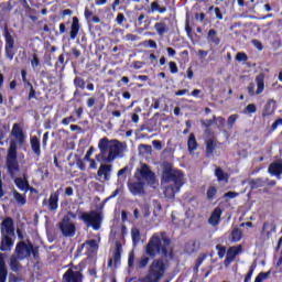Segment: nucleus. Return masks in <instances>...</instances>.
<instances>
[{
  "label": "nucleus",
  "instance_id": "nucleus-4",
  "mask_svg": "<svg viewBox=\"0 0 282 282\" xmlns=\"http://www.w3.org/2000/svg\"><path fill=\"white\" fill-rule=\"evenodd\" d=\"M166 273V263L164 260L156 259L151 262L145 276L140 279V282H160Z\"/></svg>",
  "mask_w": 282,
  "mask_h": 282
},
{
  "label": "nucleus",
  "instance_id": "nucleus-3",
  "mask_svg": "<svg viewBox=\"0 0 282 282\" xmlns=\"http://www.w3.org/2000/svg\"><path fill=\"white\" fill-rule=\"evenodd\" d=\"M98 149L104 158L105 162H113L116 158H122L127 151V142H120L119 140H109L102 138L98 143Z\"/></svg>",
  "mask_w": 282,
  "mask_h": 282
},
{
  "label": "nucleus",
  "instance_id": "nucleus-12",
  "mask_svg": "<svg viewBox=\"0 0 282 282\" xmlns=\"http://www.w3.org/2000/svg\"><path fill=\"white\" fill-rule=\"evenodd\" d=\"M1 235L14 237V220L12 218H6L1 223Z\"/></svg>",
  "mask_w": 282,
  "mask_h": 282
},
{
  "label": "nucleus",
  "instance_id": "nucleus-8",
  "mask_svg": "<svg viewBox=\"0 0 282 282\" xmlns=\"http://www.w3.org/2000/svg\"><path fill=\"white\" fill-rule=\"evenodd\" d=\"M134 177L143 184H155V174L147 163H141L134 173Z\"/></svg>",
  "mask_w": 282,
  "mask_h": 282
},
{
  "label": "nucleus",
  "instance_id": "nucleus-58",
  "mask_svg": "<svg viewBox=\"0 0 282 282\" xmlns=\"http://www.w3.org/2000/svg\"><path fill=\"white\" fill-rule=\"evenodd\" d=\"M170 69L172 74H177V64H175V62H170Z\"/></svg>",
  "mask_w": 282,
  "mask_h": 282
},
{
  "label": "nucleus",
  "instance_id": "nucleus-10",
  "mask_svg": "<svg viewBox=\"0 0 282 282\" xmlns=\"http://www.w3.org/2000/svg\"><path fill=\"white\" fill-rule=\"evenodd\" d=\"M63 280L64 282H83V273L78 271V268L74 267L65 272Z\"/></svg>",
  "mask_w": 282,
  "mask_h": 282
},
{
  "label": "nucleus",
  "instance_id": "nucleus-44",
  "mask_svg": "<svg viewBox=\"0 0 282 282\" xmlns=\"http://www.w3.org/2000/svg\"><path fill=\"white\" fill-rule=\"evenodd\" d=\"M214 122L217 124L218 129H221L223 127L226 126V119L224 117H216L214 116Z\"/></svg>",
  "mask_w": 282,
  "mask_h": 282
},
{
  "label": "nucleus",
  "instance_id": "nucleus-61",
  "mask_svg": "<svg viewBox=\"0 0 282 282\" xmlns=\"http://www.w3.org/2000/svg\"><path fill=\"white\" fill-rule=\"evenodd\" d=\"M247 111H248L249 113H256V112H257V106H254L253 104H249V105L247 106Z\"/></svg>",
  "mask_w": 282,
  "mask_h": 282
},
{
  "label": "nucleus",
  "instance_id": "nucleus-29",
  "mask_svg": "<svg viewBox=\"0 0 282 282\" xmlns=\"http://www.w3.org/2000/svg\"><path fill=\"white\" fill-rule=\"evenodd\" d=\"M272 232H276V225L264 223L262 227V235H267V238L270 239Z\"/></svg>",
  "mask_w": 282,
  "mask_h": 282
},
{
  "label": "nucleus",
  "instance_id": "nucleus-62",
  "mask_svg": "<svg viewBox=\"0 0 282 282\" xmlns=\"http://www.w3.org/2000/svg\"><path fill=\"white\" fill-rule=\"evenodd\" d=\"M69 122H76V120L74 119V117H67V118H64L62 120V124H69Z\"/></svg>",
  "mask_w": 282,
  "mask_h": 282
},
{
  "label": "nucleus",
  "instance_id": "nucleus-54",
  "mask_svg": "<svg viewBox=\"0 0 282 282\" xmlns=\"http://www.w3.org/2000/svg\"><path fill=\"white\" fill-rule=\"evenodd\" d=\"M116 21H117L118 25H122V23H124V21H127V18H124V14L118 13Z\"/></svg>",
  "mask_w": 282,
  "mask_h": 282
},
{
  "label": "nucleus",
  "instance_id": "nucleus-21",
  "mask_svg": "<svg viewBox=\"0 0 282 282\" xmlns=\"http://www.w3.org/2000/svg\"><path fill=\"white\" fill-rule=\"evenodd\" d=\"M21 259H19V257L13 253L10 259H9V265H10V270H12V272H19L20 268H21Z\"/></svg>",
  "mask_w": 282,
  "mask_h": 282
},
{
  "label": "nucleus",
  "instance_id": "nucleus-55",
  "mask_svg": "<svg viewBox=\"0 0 282 282\" xmlns=\"http://www.w3.org/2000/svg\"><path fill=\"white\" fill-rule=\"evenodd\" d=\"M279 127H282V118H279L278 120H275V122L271 126L272 131H276Z\"/></svg>",
  "mask_w": 282,
  "mask_h": 282
},
{
  "label": "nucleus",
  "instance_id": "nucleus-63",
  "mask_svg": "<svg viewBox=\"0 0 282 282\" xmlns=\"http://www.w3.org/2000/svg\"><path fill=\"white\" fill-rule=\"evenodd\" d=\"M215 14H216V18L221 21V19H224V14L221 13V10H219V8H215Z\"/></svg>",
  "mask_w": 282,
  "mask_h": 282
},
{
  "label": "nucleus",
  "instance_id": "nucleus-27",
  "mask_svg": "<svg viewBox=\"0 0 282 282\" xmlns=\"http://www.w3.org/2000/svg\"><path fill=\"white\" fill-rule=\"evenodd\" d=\"M80 30V24L78 23V19L76 17L73 18V23L70 26V39L74 41L76 36H78V32Z\"/></svg>",
  "mask_w": 282,
  "mask_h": 282
},
{
  "label": "nucleus",
  "instance_id": "nucleus-23",
  "mask_svg": "<svg viewBox=\"0 0 282 282\" xmlns=\"http://www.w3.org/2000/svg\"><path fill=\"white\" fill-rule=\"evenodd\" d=\"M97 175L99 177H102V175H104V178L106 181H109V177L111 175V165H105V164L100 165V167L97 172Z\"/></svg>",
  "mask_w": 282,
  "mask_h": 282
},
{
  "label": "nucleus",
  "instance_id": "nucleus-15",
  "mask_svg": "<svg viewBox=\"0 0 282 282\" xmlns=\"http://www.w3.org/2000/svg\"><path fill=\"white\" fill-rule=\"evenodd\" d=\"M43 206H48V210H57L58 209V192L51 194L48 200H43Z\"/></svg>",
  "mask_w": 282,
  "mask_h": 282
},
{
  "label": "nucleus",
  "instance_id": "nucleus-41",
  "mask_svg": "<svg viewBox=\"0 0 282 282\" xmlns=\"http://www.w3.org/2000/svg\"><path fill=\"white\" fill-rule=\"evenodd\" d=\"M131 237H132L133 243H138V241H140V229L132 228L131 229Z\"/></svg>",
  "mask_w": 282,
  "mask_h": 282
},
{
  "label": "nucleus",
  "instance_id": "nucleus-33",
  "mask_svg": "<svg viewBox=\"0 0 282 282\" xmlns=\"http://www.w3.org/2000/svg\"><path fill=\"white\" fill-rule=\"evenodd\" d=\"M207 41L208 43H214V45H219V37L217 36V31L209 30L207 34Z\"/></svg>",
  "mask_w": 282,
  "mask_h": 282
},
{
  "label": "nucleus",
  "instance_id": "nucleus-1",
  "mask_svg": "<svg viewBox=\"0 0 282 282\" xmlns=\"http://www.w3.org/2000/svg\"><path fill=\"white\" fill-rule=\"evenodd\" d=\"M163 173H162V182L167 185L164 191V195L167 199H173L175 197V193H180V188L184 186V173L182 171L173 167V164L169 162H164L162 164Z\"/></svg>",
  "mask_w": 282,
  "mask_h": 282
},
{
  "label": "nucleus",
  "instance_id": "nucleus-42",
  "mask_svg": "<svg viewBox=\"0 0 282 282\" xmlns=\"http://www.w3.org/2000/svg\"><path fill=\"white\" fill-rule=\"evenodd\" d=\"M239 118L238 115H231L229 116L228 120H227V127L228 129H232V127H235V122H237V119Z\"/></svg>",
  "mask_w": 282,
  "mask_h": 282
},
{
  "label": "nucleus",
  "instance_id": "nucleus-14",
  "mask_svg": "<svg viewBox=\"0 0 282 282\" xmlns=\"http://www.w3.org/2000/svg\"><path fill=\"white\" fill-rule=\"evenodd\" d=\"M241 252V246L238 247H230L227 251V256L226 259L224 261V264L226 265V268H228V265H230V263L232 261H235V258L237 257V254H239Z\"/></svg>",
  "mask_w": 282,
  "mask_h": 282
},
{
  "label": "nucleus",
  "instance_id": "nucleus-56",
  "mask_svg": "<svg viewBox=\"0 0 282 282\" xmlns=\"http://www.w3.org/2000/svg\"><path fill=\"white\" fill-rule=\"evenodd\" d=\"M239 193L237 192H228L226 194H224V197H228L229 199H235V197H238Z\"/></svg>",
  "mask_w": 282,
  "mask_h": 282
},
{
  "label": "nucleus",
  "instance_id": "nucleus-45",
  "mask_svg": "<svg viewBox=\"0 0 282 282\" xmlns=\"http://www.w3.org/2000/svg\"><path fill=\"white\" fill-rule=\"evenodd\" d=\"M75 87H78L79 89H85V79L80 77H75L74 79Z\"/></svg>",
  "mask_w": 282,
  "mask_h": 282
},
{
  "label": "nucleus",
  "instance_id": "nucleus-38",
  "mask_svg": "<svg viewBox=\"0 0 282 282\" xmlns=\"http://www.w3.org/2000/svg\"><path fill=\"white\" fill-rule=\"evenodd\" d=\"M217 147V143H215V140L207 139L206 140V151L209 155L215 151V148Z\"/></svg>",
  "mask_w": 282,
  "mask_h": 282
},
{
  "label": "nucleus",
  "instance_id": "nucleus-43",
  "mask_svg": "<svg viewBox=\"0 0 282 282\" xmlns=\"http://www.w3.org/2000/svg\"><path fill=\"white\" fill-rule=\"evenodd\" d=\"M147 265H149V257H142L138 264L137 268H139L140 270H142V268H147Z\"/></svg>",
  "mask_w": 282,
  "mask_h": 282
},
{
  "label": "nucleus",
  "instance_id": "nucleus-59",
  "mask_svg": "<svg viewBox=\"0 0 282 282\" xmlns=\"http://www.w3.org/2000/svg\"><path fill=\"white\" fill-rule=\"evenodd\" d=\"M236 61H248V55H246V53H238L236 55Z\"/></svg>",
  "mask_w": 282,
  "mask_h": 282
},
{
  "label": "nucleus",
  "instance_id": "nucleus-20",
  "mask_svg": "<svg viewBox=\"0 0 282 282\" xmlns=\"http://www.w3.org/2000/svg\"><path fill=\"white\" fill-rule=\"evenodd\" d=\"M82 248L87 250L88 254H94L98 251V242L95 239L88 240L82 245Z\"/></svg>",
  "mask_w": 282,
  "mask_h": 282
},
{
  "label": "nucleus",
  "instance_id": "nucleus-40",
  "mask_svg": "<svg viewBox=\"0 0 282 282\" xmlns=\"http://www.w3.org/2000/svg\"><path fill=\"white\" fill-rule=\"evenodd\" d=\"M206 259V253H200L196 260V264L194 267V272H199V265L204 263V260Z\"/></svg>",
  "mask_w": 282,
  "mask_h": 282
},
{
  "label": "nucleus",
  "instance_id": "nucleus-35",
  "mask_svg": "<svg viewBox=\"0 0 282 282\" xmlns=\"http://www.w3.org/2000/svg\"><path fill=\"white\" fill-rule=\"evenodd\" d=\"M243 237V232L239 228H234L231 231V241L237 242L241 241V238Z\"/></svg>",
  "mask_w": 282,
  "mask_h": 282
},
{
  "label": "nucleus",
  "instance_id": "nucleus-47",
  "mask_svg": "<svg viewBox=\"0 0 282 282\" xmlns=\"http://www.w3.org/2000/svg\"><path fill=\"white\" fill-rule=\"evenodd\" d=\"M217 195V187L215 186H210L208 189H207V199H213V197H215Z\"/></svg>",
  "mask_w": 282,
  "mask_h": 282
},
{
  "label": "nucleus",
  "instance_id": "nucleus-64",
  "mask_svg": "<svg viewBox=\"0 0 282 282\" xmlns=\"http://www.w3.org/2000/svg\"><path fill=\"white\" fill-rule=\"evenodd\" d=\"M252 44L254 45V47H257L260 52L261 50H263V45L261 44V42H259V40H253Z\"/></svg>",
  "mask_w": 282,
  "mask_h": 282
},
{
  "label": "nucleus",
  "instance_id": "nucleus-36",
  "mask_svg": "<svg viewBox=\"0 0 282 282\" xmlns=\"http://www.w3.org/2000/svg\"><path fill=\"white\" fill-rule=\"evenodd\" d=\"M13 197L20 206H25V196H23L21 193H18L17 189L13 191Z\"/></svg>",
  "mask_w": 282,
  "mask_h": 282
},
{
  "label": "nucleus",
  "instance_id": "nucleus-39",
  "mask_svg": "<svg viewBox=\"0 0 282 282\" xmlns=\"http://www.w3.org/2000/svg\"><path fill=\"white\" fill-rule=\"evenodd\" d=\"M151 10L152 12H160V14H164V12H166V7H160L158 2H152Z\"/></svg>",
  "mask_w": 282,
  "mask_h": 282
},
{
  "label": "nucleus",
  "instance_id": "nucleus-57",
  "mask_svg": "<svg viewBox=\"0 0 282 282\" xmlns=\"http://www.w3.org/2000/svg\"><path fill=\"white\" fill-rule=\"evenodd\" d=\"M94 17V12H91V10H89V8L85 9V19H87V21H91V18Z\"/></svg>",
  "mask_w": 282,
  "mask_h": 282
},
{
  "label": "nucleus",
  "instance_id": "nucleus-60",
  "mask_svg": "<svg viewBox=\"0 0 282 282\" xmlns=\"http://www.w3.org/2000/svg\"><path fill=\"white\" fill-rule=\"evenodd\" d=\"M113 259H115V263H120V247H117Z\"/></svg>",
  "mask_w": 282,
  "mask_h": 282
},
{
  "label": "nucleus",
  "instance_id": "nucleus-9",
  "mask_svg": "<svg viewBox=\"0 0 282 282\" xmlns=\"http://www.w3.org/2000/svg\"><path fill=\"white\" fill-rule=\"evenodd\" d=\"M86 226L94 228V230H100V224H102V214L98 212L84 213L80 217Z\"/></svg>",
  "mask_w": 282,
  "mask_h": 282
},
{
  "label": "nucleus",
  "instance_id": "nucleus-24",
  "mask_svg": "<svg viewBox=\"0 0 282 282\" xmlns=\"http://www.w3.org/2000/svg\"><path fill=\"white\" fill-rule=\"evenodd\" d=\"M31 149L35 153L36 158H41V141L37 137L31 138Z\"/></svg>",
  "mask_w": 282,
  "mask_h": 282
},
{
  "label": "nucleus",
  "instance_id": "nucleus-18",
  "mask_svg": "<svg viewBox=\"0 0 282 282\" xmlns=\"http://www.w3.org/2000/svg\"><path fill=\"white\" fill-rule=\"evenodd\" d=\"M276 111V101L274 99H270L262 111V116L265 118L268 116H272Z\"/></svg>",
  "mask_w": 282,
  "mask_h": 282
},
{
  "label": "nucleus",
  "instance_id": "nucleus-19",
  "mask_svg": "<svg viewBox=\"0 0 282 282\" xmlns=\"http://www.w3.org/2000/svg\"><path fill=\"white\" fill-rule=\"evenodd\" d=\"M12 246H14V242L12 241V236H2L0 250H2V252H8L12 250Z\"/></svg>",
  "mask_w": 282,
  "mask_h": 282
},
{
  "label": "nucleus",
  "instance_id": "nucleus-28",
  "mask_svg": "<svg viewBox=\"0 0 282 282\" xmlns=\"http://www.w3.org/2000/svg\"><path fill=\"white\" fill-rule=\"evenodd\" d=\"M221 219V209L220 208H216L214 209L212 216L209 217V224L212 226H217L219 224V220Z\"/></svg>",
  "mask_w": 282,
  "mask_h": 282
},
{
  "label": "nucleus",
  "instance_id": "nucleus-51",
  "mask_svg": "<svg viewBox=\"0 0 282 282\" xmlns=\"http://www.w3.org/2000/svg\"><path fill=\"white\" fill-rule=\"evenodd\" d=\"M216 248L218 250L219 259H224V257H226V247H221L220 245H218Z\"/></svg>",
  "mask_w": 282,
  "mask_h": 282
},
{
  "label": "nucleus",
  "instance_id": "nucleus-50",
  "mask_svg": "<svg viewBox=\"0 0 282 282\" xmlns=\"http://www.w3.org/2000/svg\"><path fill=\"white\" fill-rule=\"evenodd\" d=\"M128 172H129V166H126V167L119 170L118 177H120V178L123 177V180H127V173Z\"/></svg>",
  "mask_w": 282,
  "mask_h": 282
},
{
  "label": "nucleus",
  "instance_id": "nucleus-11",
  "mask_svg": "<svg viewBox=\"0 0 282 282\" xmlns=\"http://www.w3.org/2000/svg\"><path fill=\"white\" fill-rule=\"evenodd\" d=\"M6 56L9 58V61H12L14 58V39L10 34V32L6 31Z\"/></svg>",
  "mask_w": 282,
  "mask_h": 282
},
{
  "label": "nucleus",
  "instance_id": "nucleus-34",
  "mask_svg": "<svg viewBox=\"0 0 282 282\" xmlns=\"http://www.w3.org/2000/svg\"><path fill=\"white\" fill-rule=\"evenodd\" d=\"M215 175L218 182H226L228 184V174L221 170V167L216 169Z\"/></svg>",
  "mask_w": 282,
  "mask_h": 282
},
{
  "label": "nucleus",
  "instance_id": "nucleus-48",
  "mask_svg": "<svg viewBox=\"0 0 282 282\" xmlns=\"http://www.w3.org/2000/svg\"><path fill=\"white\" fill-rule=\"evenodd\" d=\"M270 276V271L265 272H261L259 273V275L256 278L254 282H263L265 281V279H268Z\"/></svg>",
  "mask_w": 282,
  "mask_h": 282
},
{
  "label": "nucleus",
  "instance_id": "nucleus-5",
  "mask_svg": "<svg viewBox=\"0 0 282 282\" xmlns=\"http://www.w3.org/2000/svg\"><path fill=\"white\" fill-rule=\"evenodd\" d=\"M13 254H17L20 261H24V259H30L32 254L33 257H36V250H34L32 241L22 240L17 243Z\"/></svg>",
  "mask_w": 282,
  "mask_h": 282
},
{
  "label": "nucleus",
  "instance_id": "nucleus-16",
  "mask_svg": "<svg viewBox=\"0 0 282 282\" xmlns=\"http://www.w3.org/2000/svg\"><path fill=\"white\" fill-rule=\"evenodd\" d=\"M11 134L18 140L19 144H23L25 142V134H23V129H21V126L19 123H14Z\"/></svg>",
  "mask_w": 282,
  "mask_h": 282
},
{
  "label": "nucleus",
  "instance_id": "nucleus-25",
  "mask_svg": "<svg viewBox=\"0 0 282 282\" xmlns=\"http://www.w3.org/2000/svg\"><path fill=\"white\" fill-rule=\"evenodd\" d=\"M265 75L263 74H260L256 77V83H257V90H256V94L259 95V94H263V89H265Z\"/></svg>",
  "mask_w": 282,
  "mask_h": 282
},
{
  "label": "nucleus",
  "instance_id": "nucleus-13",
  "mask_svg": "<svg viewBox=\"0 0 282 282\" xmlns=\"http://www.w3.org/2000/svg\"><path fill=\"white\" fill-rule=\"evenodd\" d=\"M128 188L133 195H144V183L142 181L129 182Z\"/></svg>",
  "mask_w": 282,
  "mask_h": 282
},
{
  "label": "nucleus",
  "instance_id": "nucleus-6",
  "mask_svg": "<svg viewBox=\"0 0 282 282\" xmlns=\"http://www.w3.org/2000/svg\"><path fill=\"white\" fill-rule=\"evenodd\" d=\"M7 169L11 177L19 173V162L17 161V141L10 142V148L7 155Z\"/></svg>",
  "mask_w": 282,
  "mask_h": 282
},
{
  "label": "nucleus",
  "instance_id": "nucleus-46",
  "mask_svg": "<svg viewBox=\"0 0 282 282\" xmlns=\"http://www.w3.org/2000/svg\"><path fill=\"white\" fill-rule=\"evenodd\" d=\"M200 124H202V127H205V129H210V127L213 124H215V117L213 119H209V120L202 119Z\"/></svg>",
  "mask_w": 282,
  "mask_h": 282
},
{
  "label": "nucleus",
  "instance_id": "nucleus-26",
  "mask_svg": "<svg viewBox=\"0 0 282 282\" xmlns=\"http://www.w3.org/2000/svg\"><path fill=\"white\" fill-rule=\"evenodd\" d=\"M15 185L20 191H23V193H28L30 191V183H28V180L18 177L14 180Z\"/></svg>",
  "mask_w": 282,
  "mask_h": 282
},
{
  "label": "nucleus",
  "instance_id": "nucleus-17",
  "mask_svg": "<svg viewBox=\"0 0 282 282\" xmlns=\"http://www.w3.org/2000/svg\"><path fill=\"white\" fill-rule=\"evenodd\" d=\"M268 171H269V173L271 175H275V177L278 180H281V175H282V161L271 163L269 165Z\"/></svg>",
  "mask_w": 282,
  "mask_h": 282
},
{
  "label": "nucleus",
  "instance_id": "nucleus-52",
  "mask_svg": "<svg viewBox=\"0 0 282 282\" xmlns=\"http://www.w3.org/2000/svg\"><path fill=\"white\" fill-rule=\"evenodd\" d=\"M31 65L33 68L39 67V65H41V61L39 59V55L34 54L33 55V59L31 61Z\"/></svg>",
  "mask_w": 282,
  "mask_h": 282
},
{
  "label": "nucleus",
  "instance_id": "nucleus-7",
  "mask_svg": "<svg viewBox=\"0 0 282 282\" xmlns=\"http://www.w3.org/2000/svg\"><path fill=\"white\" fill-rule=\"evenodd\" d=\"M72 219H76V214L68 212L59 223V229L64 237H74L76 235V225Z\"/></svg>",
  "mask_w": 282,
  "mask_h": 282
},
{
  "label": "nucleus",
  "instance_id": "nucleus-49",
  "mask_svg": "<svg viewBox=\"0 0 282 282\" xmlns=\"http://www.w3.org/2000/svg\"><path fill=\"white\" fill-rule=\"evenodd\" d=\"M139 151H140V153L151 154L152 148H151V145L140 144Z\"/></svg>",
  "mask_w": 282,
  "mask_h": 282
},
{
  "label": "nucleus",
  "instance_id": "nucleus-2",
  "mask_svg": "<svg viewBox=\"0 0 282 282\" xmlns=\"http://www.w3.org/2000/svg\"><path fill=\"white\" fill-rule=\"evenodd\" d=\"M145 252L149 257H156V254H163V257H171L173 254V247H171V239L166 237V234H154L149 240Z\"/></svg>",
  "mask_w": 282,
  "mask_h": 282
},
{
  "label": "nucleus",
  "instance_id": "nucleus-30",
  "mask_svg": "<svg viewBox=\"0 0 282 282\" xmlns=\"http://www.w3.org/2000/svg\"><path fill=\"white\" fill-rule=\"evenodd\" d=\"M199 250V245L195 240H191L185 245V252L187 254H193V252H197Z\"/></svg>",
  "mask_w": 282,
  "mask_h": 282
},
{
  "label": "nucleus",
  "instance_id": "nucleus-22",
  "mask_svg": "<svg viewBox=\"0 0 282 282\" xmlns=\"http://www.w3.org/2000/svg\"><path fill=\"white\" fill-rule=\"evenodd\" d=\"M6 279H8V268L3 254L0 253V282H6Z\"/></svg>",
  "mask_w": 282,
  "mask_h": 282
},
{
  "label": "nucleus",
  "instance_id": "nucleus-31",
  "mask_svg": "<svg viewBox=\"0 0 282 282\" xmlns=\"http://www.w3.org/2000/svg\"><path fill=\"white\" fill-rule=\"evenodd\" d=\"M154 30H156L159 36H164L169 32V25L164 22H159L154 24Z\"/></svg>",
  "mask_w": 282,
  "mask_h": 282
},
{
  "label": "nucleus",
  "instance_id": "nucleus-32",
  "mask_svg": "<svg viewBox=\"0 0 282 282\" xmlns=\"http://www.w3.org/2000/svg\"><path fill=\"white\" fill-rule=\"evenodd\" d=\"M188 151L193 153V151L197 150V139H195V134L191 133L187 141Z\"/></svg>",
  "mask_w": 282,
  "mask_h": 282
},
{
  "label": "nucleus",
  "instance_id": "nucleus-53",
  "mask_svg": "<svg viewBox=\"0 0 282 282\" xmlns=\"http://www.w3.org/2000/svg\"><path fill=\"white\" fill-rule=\"evenodd\" d=\"M28 85L30 87L29 100H32V98H36V90H34V87L30 83Z\"/></svg>",
  "mask_w": 282,
  "mask_h": 282
},
{
  "label": "nucleus",
  "instance_id": "nucleus-37",
  "mask_svg": "<svg viewBox=\"0 0 282 282\" xmlns=\"http://www.w3.org/2000/svg\"><path fill=\"white\" fill-rule=\"evenodd\" d=\"M265 182H268V180L264 181L263 178H256L250 182V186L251 188H261L262 186H265Z\"/></svg>",
  "mask_w": 282,
  "mask_h": 282
}]
</instances>
